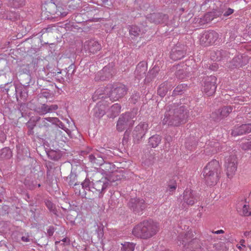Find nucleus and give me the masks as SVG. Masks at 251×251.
Segmentation results:
<instances>
[{
  "label": "nucleus",
  "mask_w": 251,
  "mask_h": 251,
  "mask_svg": "<svg viewBox=\"0 0 251 251\" xmlns=\"http://www.w3.org/2000/svg\"><path fill=\"white\" fill-rule=\"evenodd\" d=\"M188 118V112L183 107L175 109L174 112L169 111L165 113L162 120L163 125L173 126H179L186 122Z\"/></svg>",
  "instance_id": "nucleus-3"
},
{
  "label": "nucleus",
  "mask_w": 251,
  "mask_h": 251,
  "mask_svg": "<svg viewBox=\"0 0 251 251\" xmlns=\"http://www.w3.org/2000/svg\"><path fill=\"white\" fill-rule=\"evenodd\" d=\"M185 52L181 50H177L176 48H174L172 50L170 56L172 59L174 61L180 60L185 56Z\"/></svg>",
  "instance_id": "nucleus-15"
},
{
  "label": "nucleus",
  "mask_w": 251,
  "mask_h": 251,
  "mask_svg": "<svg viewBox=\"0 0 251 251\" xmlns=\"http://www.w3.org/2000/svg\"><path fill=\"white\" fill-rule=\"evenodd\" d=\"M104 162V160L103 159V158L101 157H98V158H96V162L95 163V164H96L97 165H101L103 164Z\"/></svg>",
  "instance_id": "nucleus-33"
},
{
  "label": "nucleus",
  "mask_w": 251,
  "mask_h": 251,
  "mask_svg": "<svg viewBox=\"0 0 251 251\" xmlns=\"http://www.w3.org/2000/svg\"><path fill=\"white\" fill-rule=\"evenodd\" d=\"M10 1L11 0H9ZM12 2L11 3V6L14 7H19L20 5H21L24 2V0H12Z\"/></svg>",
  "instance_id": "nucleus-29"
},
{
  "label": "nucleus",
  "mask_w": 251,
  "mask_h": 251,
  "mask_svg": "<svg viewBox=\"0 0 251 251\" xmlns=\"http://www.w3.org/2000/svg\"><path fill=\"white\" fill-rule=\"evenodd\" d=\"M59 242H58V241H56V242H55V244H56V245H57Z\"/></svg>",
  "instance_id": "nucleus-49"
},
{
  "label": "nucleus",
  "mask_w": 251,
  "mask_h": 251,
  "mask_svg": "<svg viewBox=\"0 0 251 251\" xmlns=\"http://www.w3.org/2000/svg\"><path fill=\"white\" fill-rule=\"evenodd\" d=\"M57 121L58 119L56 118L49 117L47 118H44V119H43V126H47V122L54 123L56 122Z\"/></svg>",
  "instance_id": "nucleus-25"
},
{
  "label": "nucleus",
  "mask_w": 251,
  "mask_h": 251,
  "mask_svg": "<svg viewBox=\"0 0 251 251\" xmlns=\"http://www.w3.org/2000/svg\"><path fill=\"white\" fill-rule=\"evenodd\" d=\"M186 85H185V84H180V85H178L175 89V91L176 92H180L181 91H182L183 90L185 89V88H186Z\"/></svg>",
  "instance_id": "nucleus-31"
},
{
  "label": "nucleus",
  "mask_w": 251,
  "mask_h": 251,
  "mask_svg": "<svg viewBox=\"0 0 251 251\" xmlns=\"http://www.w3.org/2000/svg\"><path fill=\"white\" fill-rule=\"evenodd\" d=\"M249 210V205L245 204L243 206L242 210L240 211V215L245 216H251V212Z\"/></svg>",
  "instance_id": "nucleus-24"
},
{
  "label": "nucleus",
  "mask_w": 251,
  "mask_h": 251,
  "mask_svg": "<svg viewBox=\"0 0 251 251\" xmlns=\"http://www.w3.org/2000/svg\"><path fill=\"white\" fill-rule=\"evenodd\" d=\"M234 12V10L229 8L224 14V16L225 17L229 16L232 14Z\"/></svg>",
  "instance_id": "nucleus-35"
},
{
  "label": "nucleus",
  "mask_w": 251,
  "mask_h": 251,
  "mask_svg": "<svg viewBox=\"0 0 251 251\" xmlns=\"http://www.w3.org/2000/svg\"><path fill=\"white\" fill-rule=\"evenodd\" d=\"M161 16L159 14H153L151 15V17L153 18H158L159 17H160Z\"/></svg>",
  "instance_id": "nucleus-43"
},
{
  "label": "nucleus",
  "mask_w": 251,
  "mask_h": 251,
  "mask_svg": "<svg viewBox=\"0 0 251 251\" xmlns=\"http://www.w3.org/2000/svg\"><path fill=\"white\" fill-rule=\"evenodd\" d=\"M237 247L239 249V250H241V245H237Z\"/></svg>",
  "instance_id": "nucleus-47"
},
{
  "label": "nucleus",
  "mask_w": 251,
  "mask_h": 251,
  "mask_svg": "<svg viewBox=\"0 0 251 251\" xmlns=\"http://www.w3.org/2000/svg\"><path fill=\"white\" fill-rule=\"evenodd\" d=\"M21 239L22 241L24 242H30V240L29 238V236L28 235L26 234L25 236L22 237Z\"/></svg>",
  "instance_id": "nucleus-36"
},
{
  "label": "nucleus",
  "mask_w": 251,
  "mask_h": 251,
  "mask_svg": "<svg viewBox=\"0 0 251 251\" xmlns=\"http://www.w3.org/2000/svg\"><path fill=\"white\" fill-rule=\"evenodd\" d=\"M194 234L192 231H188L185 235H181L178 237L179 245H182L183 246H191L193 247V245L198 243V241L197 239L193 238Z\"/></svg>",
  "instance_id": "nucleus-11"
},
{
  "label": "nucleus",
  "mask_w": 251,
  "mask_h": 251,
  "mask_svg": "<svg viewBox=\"0 0 251 251\" xmlns=\"http://www.w3.org/2000/svg\"><path fill=\"white\" fill-rule=\"evenodd\" d=\"M58 108V106L56 104L49 105V112H51Z\"/></svg>",
  "instance_id": "nucleus-37"
},
{
  "label": "nucleus",
  "mask_w": 251,
  "mask_h": 251,
  "mask_svg": "<svg viewBox=\"0 0 251 251\" xmlns=\"http://www.w3.org/2000/svg\"><path fill=\"white\" fill-rule=\"evenodd\" d=\"M232 110L230 106H224L212 113V117L217 120L226 117Z\"/></svg>",
  "instance_id": "nucleus-13"
},
{
  "label": "nucleus",
  "mask_w": 251,
  "mask_h": 251,
  "mask_svg": "<svg viewBox=\"0 0 251 251\" xmlns=\"http://www.w3.org/2000/svg\"><path fill=\"white\" fill-rule=\"evenodd\" d=\"M212 232L214 233V234H218L224 233V231L223 229H220V230H217L215 231H213Z\"/></svg>",
  "instance_id": "nucleus-40"
},
{
  "label": "nucleus",
  "mask_w": 251,
  "mask_h": 251,
  "mask_svg": "<svg viewBox=\"0 0 251 251\" xmlns=\"http://www.w3.org/2000/svg\"><path fill=\"white\" fill-rule=\"evenodd\" d=\"M122 245L123 251H133L134 250L135 245L132 243L126 242Z\"/></svg>",
  "instance_id": "nucleus-22"
},
{
  "label": "nucleus",
  "mask_w": 251,
  "mask_h": 251,
  "mask_svg": "<svg viewBox=\"0 0 251 251\" xmlns=\"http://www.w3.org/2000/svg\"><path fill=\"white\" fill-rule=\"evenodd\" d=\"M218 38L219 34L216 31H205L201 35L200 43L203 46L212 45L215 43Z\"/></svg>",
  "instance_id": "nucleus-6"
},
{
  "label": "nucleus",
  "mask_w": 251,
  "mask_h": 251,
  "mask_svg": "<svg viewBox=\"0 0 251 251\" xmlns=\"http://www.w3.org/2000/svg\"><path fill=\"white\" fill-rule=\"evenodd\" d=\"M216 80V77L212 75L208 76L205 79L203 92L206 96H211L215 93L217 88Z\"/></svg>",
  "instance_id": "nucleus-7"
},
{
  "label": "nucleus",
  "mask_w": 251,
  "mask_h": 251,
  "mask_svg": "<svg viewBox=\"0 0 251 251\" xmlns=\"http://www.w3.org/2000/svg\"><path fill=\"white\" fill-rule=\"evenodd\" d=\"M225 167L228 177H231L237 168V159L236 155H231L226 157L225 161Z\"/></svg>",
  "instance_id": "nucleus-8"
},
{
  "label": "nucleus",
  "mask_w": 251,
  "mask_h": 251,
  "mask_svg": "<svg viewBox=\"0 0 251 251\" xmlns=\"http://www.w3.org/2000/svg\"><path fill=\"white\" fill-rule=\"evenodd\" d=\"M168 90V88L167 84H162L160 85L158 89V94L161 97H163L167 93Z\"/></svg>",
  "instance_id": "nucleus-20"
},
{
  "label": "nucleus",
  "mask_w": 251,
  "mask_h": 251,
  "mask_svg": "<svg viewBox=\"0 0 251 251\" xmlns=\"http://www.w3.org/2000/svg\"><path fill=\"white\" fill-rule=\"evenodd\" d=\"M177 188V183L176 180H171L168 184L167 190L169 192L170 194H172Z\"/></svg>",
  "instance_id": "nucleus-21"
},
{
  "label": "nucleus",
  "mask_w": 251,
  "mask_h": 251,
  "mask_svg": "<svg viewBox=\"0 0 251 251\" xmlns=\"http://www.w3.org/2000/svg\"><path fill=\"white\" fill-rule=\"evenodd\" d=\"M46 205L50 210L53 207L52 203L50 201H48L46 202Z\"/></svg>",
  "instance_id": "nucleus-39"
},
{
  "label": "nucleus",
  "mask_w": 251,
  "mask_h": 251,
  "mask_svg": "<svg viewBox=\"0 0 251 251\" xmlns=\"http://www.w3.org/2000/svg\"><path fill=\"white\" fill-rule=\"evenodd\" d=\"M39 112L40 114L43 115L50 113L49 110V105L45 104H43L41 108H40Z\"/></svg>",
  "instance_id": "nucleus-27"
},
{
  "label": "nucleus",
  "mask_w": 251,
  "mask_h": 251,
  "mask_svg": "<svg viewBox=\"0 0 251 251\" xmlns=\"http://www.w3.org/2000/svg\"><path fill=\"white\" fill-rule=\"evenodd\" d=\"M245 242V241L243 239L241 240L240 242V244H241V246H243V247H245V245H244V243Z\"/></svg>",
  "instance_id": "nucleus-44"
},
{
  "label": "nucleus",
  "mask_w": 251,
  "mask_h": 251,
  "mask_svg": "<svg viewBox=\"0 0 251 251\" xmlns=\"http://www.w3.org/2000/svg\"><path fill=\"white\" fill-rule=\"evenodd\" d=\"M241 146L242 149L244 150H251V142L249 140L243 142Z\"/></svg>",
  "instance_id": "nucleus-28"
},
{
  "label": "nucleus",
  "mask_w": 251,
  "mask_h": 251,
  "mask_svg": "<svg viewBox=\"0 0 251 251\" xmlns=\"http://www.w3.org/2000/svg\"><path fill=\"white\" fill-rule=\"evenodd\" d=\"M149 129V124L145 122L140 123L133 131V136L135 140L139 141L146 134Z\"/></svg>",
  "instance_id": "nucleus-10"
},
{
  "label": "nucleus",
  "mask_w": 251,
  "mask_h": 251,
  "mask_svg": "<svg viewBox=\"0 0 251 251\" xmlns=\"http://www.w3.org/2000/svg\"><path fill=\"white\" fill-rule=\"evenodd\" d=\"M243 125V128H244V130L245 131V133H248L251 132V123Z\"/></svg>",
  "instance_id": "nucleus-30"
},
{
  "label": "nucleus",
  "mask_w": 251,
  "mask_h": 251,
  "mask_svg": "<svg viewBox=\"0 0 251 251\" xmlns=\"http://www.w3.org/2000/svg\"><path fill=\"white\" fill-rule=\"evenodd\" d=\"M128 206L130 209L136 214L141 213L147 207V204L142 199H131Z\"/></svg>",
  "instance_id": "nucleus-9"
},
{
  "label": "nucleus",
  "mask_w": 251,
  "mask_h": 251,
  "mask_svg": "<svg viewBox=\"0 0 251 251\" xmlns=\"http://www.w3.org/2000/svg\"><path fill=\"white\" fill-rule=\"evenodd\" d=\"M89 159L92 163L95 164V163L96 162V158L94 155H93V154L90 155Z\"/></svg>",
  "instance_id": "nucleus-38"
},
{
  "label": "nucleus",
  "mask_w": 251,
  "mask_h": 251,
  "mask_svg": "<svg viewBox=\"0 0 251 251\" xmlns=\"http://www.w3.org/2000/svg\"><path fill=\"white\" fill-rule=\"evenodd\" d=\"M159 231L157 224L151 220H146L136 225L132 230L136 237L147 239L155 235Z\"/></svg>",
  "instance_id": "nucleus-1"
},
{
  "label": "nucleus",
  "mask_w": 251,
  "mask_h": 251,
  "mask_svg": "<svg viewBox=\"0 0 251 251\" xmlns=\"http://www.w3.org/2000/svg\"><path fill=\"white\" fill-rule=\"evenodd\" d=\"M110 99L116 100L125 96L126 93V87L124 85H120L112 88V86H108L105 89Z\"/></svg>",
  "instance_id": "nucleus-5"
},
{
  "label": "nucleus",
  "mask_w": 251,
  "mask_h": 251,
  "mask_svg": "<svg viewBox=\"0 0 251 251\" xmlns=\"http://www.w3.org/2000/svg\"><path fill=\"white\" fill-rule=\"evenodd\" d=\"M2 154L4 152H6L7 154V158L10 157L11 156V151L8 148H4L2 150Z\"/></svg>",
  "instance_id": "nucleus-34"
},
{
  "label": "nucleus",
  "mask_w": 251,
  "mask_h": 251,
  "mask_svg": "<svg viewBox=\"0 0 251 251\" xmlns=\"http://www.w3.org/2000/svg\"><path fill=\"white\" fill-rule=\"evenodd\" d=\"M161 137L159 135H155L151 137L149 139V145L151 148H155L157 147L160 143Z\"/></svg>",
  "instance_id": "nucleus-16"
},
{
  "label": "nucleus",
  "mask_w": 251,
  "mask_h": 251,
  "mask_svg": "<svg viewBox=\"0 0 251 251\" xmlns=\"http://www.w3.org/2000/svg\"><path fill=\"white\" fill-rule=\"evenodd\" d=\"M245 133L243 125L240 126H235L232 130L231 134L234 136L241 135Z\"/></svg>",
  "instance_id": "nucleus-18"
},
{
  "label": "nucleus",
  "mask_w": 251,
  "mask_h": 251,
  "mask_svg": "<svg viewBox=\"0 0 251 251\" xmlns=\"http://www.w3.org/2000/svg\"><path fill=\"white\" fill-rule=\"evenodd\" d=\"M250 234H251V231H246L244 233V235L245 236H249Z\"/></svg>",
  "instance_id": "nucleus-46"
},
{
  "label": "nucleus",
  "mask_w": 251,
  "mask_h": 251,
  "mask_svg": "<svg viewBox=\"0 0 251 251\" xmlns=\"http://www.w3.org/2000/svg\"><path fill=\"white\" fill-rule=\"evenodd\" d=\"M221 15V14L220 13L217 14L215 12L207 13L202 18L203 23L204 24L209 23L215 18L220 16Z\"/></svg>",
  "instance_id": "nucleus-17"
},
{
  "label": "nucleus",
  "mask_w": 251,
  "mask_h": 251,
  "mask_svg": "<svg viewBox=\"0 0 251 251\" xmlns=\"http://www.w3.org/2000/svg\"><path fill=\"white\" fill-rule=\"evenodd\" d=\"M218 151H219V149H213L212 151V152L213 154H215V153L218 152Z\"/></svg>",
  "instance_id": "nucleus-45"
},
{
  "label": "nucleus",
  "mask_w": 251,
  "mask_h": 251,
  "mask_svg": "<svg viewBox=\"0 0 251 251\" xmlns=\"http://www.w3.org/2000/svg\"><path fill=\"white\" fill-rule=\"evenodd\" d=\"M140 32V28L136 25H132L129 30V33L131 35L135 37L139 35Z\"/></svg>",
  "instance_id": "nucleus-23"
},
{
  "label": "nucleus",
  "mask_w": 251,
  "mask_h": 251,
  "mask_svg": "<svg viewBox=\"0 0 251 251\" xmlns=\"http://www.w3.org/2000/svg\"><path fill=\"white\" fill-rule=\"evenodd\" d=\"M221 172L222 167L219 161L213 159L203 168L204 179L208 185H215L218 181Z\"/></svg>",
  "instance_id": "nucleus-2"
},
{
  "label": "nucleus",
  "mask_w": 251,
  "mask_h": 251,
  "mask_svg": "<svg viewBox=\"0 0 251 251\" xmlns=\"http://www.w3.org/2000/svg\"><path fill=\"white\" fill-rule=\"evenodd\" d=\"M136 113H126L120 116L117 122L116 127L119 132L132 127L136 120Z\"/></svg>",
  "instance_id": "nucleus-4"
},
{
  "label": "nucleus",
  "mask_w": 251,
  "mask_h": 251,
  "mask_svg": "<svg viewBox=\"0 0 251 251\" xmlns=\"http://www.w3.org/2000/svg\"><path fill=\"white\" fill-rule=\"evenodd\" d=\"M40 186H41V185H40V184H38V187H40Z\"/></svg>",
  "instance_id": "nucleus-50"
},
{
  "label": "nucleus",
  "mask_w": 251,
  "mask_h": 251,
  "mask_svg": "<svg viewBox=\"0 0 251 251\" xmlns=\"http://www.w3.org/2000/svg\"><path fill=\"white\" fill-rule=\"evenodd\" d=\"M94 111L95 113V116L97 117H100L104 115L105 112L102 109H100L97 106L95 107L94 109Z\"/></svg>",
  "instance_id": "nucleus-26"
},
{
  "label": "nucleus",
  "mask_w": 251,
  "mask_h": 251,
  "mask_svg": "<svg viewBox=\"0 0 251 251\" xmlns=\"http://www.w3.org/2000/svg\"><path fill=\"white\" fill-rule=\"evenodd\" d=\"M196 201V200L194 197H191L187 200L186 202L188 204L193 205L195 203Z\"/></svg>",
  "instance_id": "nucleus-32"
},
{
  "label": "nucleus",
  "mask_w": 251,
  "mask_h": 251,
  "mask_svg": "<svg viewBox=\"0 0 251 251\" xmlns=\"http://www.w3.org/2000/svg\"><path fill=\"white\" fill-rule=\"evenodd\" d=\"M83 48L89 53L95 54L101 49V46L97 41L90 40L85 42Z\"/></svg>",
  "instance_id": "nucleus-12"
},
{
  "label": "nucleus",
  "mask_w": 251,
  "mask_h": 251,
  "mask_svg": "<svg viewBox=\"0 0 251 251\" xmlns=\"http://www.w3.org/2000/svg\"><path fill=\"white\" fill-rule=\"evenodd\" d=\"M48 233L50 236H51L53 234V231L52 229H49L48 230Z\"/></svg>",
  "instance_id": "nucleus-41"
},
{
  "label": "nucleus",
  "mask_w": 251,
  "mask_h": 251,
  "mask_svg": "<svg viewBox=\"0 0 251 251\" xmlns=\"http://www.w3.org/2000/svg\"><path fill=\"white\" fill-rule=\"evenodd\" d=\"M107 184L106 179L102 178L94 182L93 183V187L97 191L101 193L103 190L107 188Z\"/></svg>",
  "instance_id": "nucleus-14"
},
{
  "label": "nucleus",
  "mask_w": 251,
  "mask_h": 251,
  "mask_svg": "<svg viewBox=\"0 0 251 251\" xmlns=\"http://www.w3.org/2000/svg\"><path fill=\"white\" fill-rule=\"evenodd\" d=\"M34 126L35 125H33V126H30L29 124L28 125V127H30V130L28 131V134H30L32 132V129H33Z\"/></svg>",
  "instance_id": "nucleus-42"
},
{
  "label": "nucleus",
  "mask_w": 251,
  "mask_h": 251,
  "mask_svg": "<svg viewBox=\"0 0 251 251\" xmlns=\"http://www.w3.org/2000/svg\"><path fill=\"white\" fill-rule=\"evenodd\" d=\"M121 107L118 103L113 104L110 108L112 112L111 116L116 117L121 112Z\"/></svg>",
  "instance_id": "nucleus-19"
},
{
  "label": "nucleus",
  "mask_w": 251,
  "mask_h": 251,
  "mask_svg": "<svg viewBox=\"0 0 251 251\" xmlns=\"http://www.w3.org/2000/svg\"><path fill=\"white\" fill-rule=\"evenodd\" d=\"M63 242H66V241H67V239L66 238H64L63 239H62V240Z\"/></svg>",
  "instance_id": "nucleus-48"
}]
</instances>
